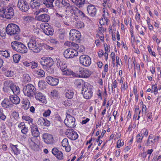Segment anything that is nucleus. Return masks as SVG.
Returning <instances> with one entry per match:
<instances>
[{
    "label": "nucleus",
    "instance_id": "1",
    "mask_svg": "<svg viewBox=\"0 0 161 161\" xmlns=\"http://www.w3.org/2000/svg\"><path fill=\"white\" fill-rule=\"evenodd\" d=\"M6 31L8 35L14 36L15 40H19L20 39L19 35L20 30L17 25L13 23L8 24L6 28Z\"/></svg>",
    "mask_w": 161,
    "mask_h": 161
},
{
    "label": "nucleus",
    "instance_id": "2",
    "mask_svg": "<svg viewBox=\"0 0 161 161\" xmlns=\"http://www.w3.org/2000/svg\"><path fill=\"white\" fill-rule=\"evenodd\" d=\"M27 45L29 49L35 53H39L42 49V44L37 42L34 38L30 40Z\"/></svg>",
    "mask_w": 161,
    "mask_h": 161
},
{
    "label": "nucleus",
    "instance_id": "3",
    "mask_svg": "<svg viewBox=\"0 0 161 161\" xmlns=\"http://www.w3.org/2000/svg\"><path fill=\"white\" fill-rule=\"evenodd\" d=\"M36 91V88L34 86L31 84L25 85L23 89L24 94L30 98L33 97Z\"/></svg>",
    "mask_w": 161,
    "mask_h": 161
},
{
    "label": "nucleus",
    "instance_id": "4",
    "mask_svg": "<svg viewBox=\"0 0 161 161\" xmlns=\"http://www.w3.org/2000/svg\"><path fill=\"white\" fill-rule=\"evenodd\" d=\"M92 86L89 84L84 85L82 88L81 91L83 97L86 99H90L92 96L93 92L92 91Z\"/></svg>",
    "mask_w": 161,
    "mask_h": 161
},
{
    "label": "nucleus",
    "instance_id": "5",
    "mask_svg": "<svg viewBox=\"0 0 161 161\" xmlns=\"http://www.w3.org/2000/svg\"><path fill=\"white\" fill-rule=\"evenodd\" d=\"M63 55L64 57L67 59L72 58L78 55L77 50L75 49L69 48L65 50L64 53Z\"/></svg>",
    "mask_w": 161,
    "mask_h": 161
},
{
    "label": "nucleus",
    "instance_id": "6",
    "mask_svg": "<svg viewBox=\"0 0 161 161\" xmlns=\"http://www.w3.org/2000/svg\"><path fill=\"white\" fill-rule=\"evenodd\" d=\"M70 40L79 42L81 36V33L75 29H71L69 32Z\"/></svg>",
    "mask_w": 161,
    "mask_h": 161
},
{
    "label": "nucleus",
    "instance_id": "7",
    "mask_svg": "<svg viewBox=\"0 0 161 161\" xmlns=\"http://www.w3.org/2000/svg\"><path fill=\"white\" fill-rule=\"evenodd\" d=\"M75 118L69 114H67L66 119L64 120L65 125L69 128H73L75 126Z\"/></svg>",
    "mask_w": 161,
    "mask_h": 161
},
{
    "label": "nucleus",
    "instance_id": "8",
    "mask_svg": "<svg viewBox=\"0 0 161 161\" xmlns=\"http://www.w3.org/2000/svg\"><path fill=\"white\" fill-rule=\"evenodd\" d=\"M74 75L76 77L87 78L90 76V74L88 70L80 68Z\"/></svg>",
    "mask_w": 161,
    "mask_h": 161
},
{
    "label": "nucleus",
    "instance_id": "9",
    "mask_svg": "<svg viewBox=\"0 0 161 161\" xmlns=\"http://www.w3.org/2000/svg\"><path fill=\"white\" fill-rule=\"evenodd\" d=\"M79 61L82 65L86 67L89 66L91 63V59L88 55H82L79 58Z\"/></svg>",
    "mask_w": 161,
    "mask_h": 161
},
{
    "label": "nucleus",
    "instance_id": "10",
    "mask_svg": "<svg viewBox=\"0 0 161 161\" xmlns=\"http://www.w3.org/2000/svg\"><path fill=\"white\" fill-rule=\"evenodd\" d=\"M17 5L22 11L26 12L30 8L27 3L25 0H19Z\"/></svg>",
    "mask_w": 161,
    "mask_h": 161
},
{
    "label": "nucleus",
    "instance_id": "11",
    "mask_svg": "<svg viewBox=\"0 0 161 161\" xmlns=\"http://www.w3.org/2000/svg\"><path fill=\"white\" fill-rule=\"evenodd\" d=\"M5 10L6 11V18L7 19H11L14 15V6H8L5 7Z\"/></svg>",
    "mask_w": 161,
    "mask_h": 161
},
{
    "label": "nucleus",
    "instance_id": "12",
    "mask_svg": "<svg viewBox=\"0 0 161 161\" xmlns=\"http://www.w3.org/2000/svg\"><path fill=\"white\" fill-rule=\"evenodd\" d=\"M42 137L44 142L47 144H52L54 143L53 136L50 134L44 133Z\"/></svg>",
    "mask_w": 161,
    "mask_h": 161
},
{
    "label": "nucleus",
    "instance_id": "13",
    "mask_svg": "<svg viewBox=\"0 0 161 161\" xmlns=\"http://www.w3.org/2000/svg\"><path fill=\"white\" fill-rule=\"evenodd\" d=\"M34 95L37 100L42 103H46L47 102L45 96L42 92H36Z\"/></svg>",
    "mask_w": 161,
    "mask_h": 161
},
{
    "label": "nucleus",
    "instance_id": "14",
    "mask_svg": "<svg viewBox=\"0 0 161 161\" xmlns=\"http://www.w3.org/2000/svg\"><path fill=\"white\" fill-rule=\"evenodd\" d=\"M46 80L47 83L52 86L57 85L59 82V80L58 78L50 76H47L46 78Z\"/></svg>",
    "mask_w": 161,
    "mask_h": 161
},
{
    "label": "nucleus",
    "instance_id": "15",
    "mask_svg": "<svg viewBox=\"0 0 161 161\" xmlns=\"http://www.w3.org/2000/svg\"><path fill=\"white\" fill-rule=\"evenodd\" d=\"M55 62L58 68H59L62 72L66 69L67 67L66 63L61 59L57 58Z\"/></svg>",
    "mask_w": 161,
    "mask_h": 161
},
{
    "label": "nucleus",
    "instance_id": "16",
    "mask_svg": "<svg viewBox=\"0 0 161 161\" xmlns=\"http://www.w3.org/2000/svg\"><path fill=\"white\" fill-rule=\"evenodd\" d=\"M1 104L3 108H5L11 109L14 107V104L11 103L8 99H4L2 102Z\"/></svg>",
    "mask_w": 161,
    "mask_h": 161
},
{
    "label": "nucleus",
    "instance_id": "17",
    "mask_svg": "<svg viewBox=\"0 0 161 161\" xmlns=\"http://www.w3.org/2000/svg\"><path fill=\"white\" fill-rule=\"evenodd\" d=\"M52 153L59 160H61L63 159L64 156L63 153L59 150L56 147L53 148L52 151Z\"/></svg>",
    "mask_w": 161,
    "mask_h": 161
},
{
    "label": "nucleus",
    "instance_id": "18",
    "mask_svg": "<svg viewBox=\"0 0 161 161\" xmlns=\"http://www.w3.org/2000/svg\"><path fill=\"white\" fill-rule=\"evenodd\" d=\"M87 11L90 15L92 17L94 16L97 13V10L95 6L89 5L87 7Z\"/></svg>",
    "mask_w": 161,
    "mask_h": 161
},
{
    "label": "nucleus",
    "instance_id": "19",
    "mask_svg": "<svg viewBox=\"0 0 161 161\" xmlns=\"http://www.w3.org/2000/svg\"><path fill=\"white\" fill-rule=\"evenodd\" d=\"M50 16L47 14H41L37 17V19L42 22H47L50 20Z\"/></svg>",
    "mask_w": 161,
    "mask_h": 161
},
{
    "label": "nucleus",
    "instance_id": "20",
    "mask_svg": "<svg viewBox=\"0 0 161 161\" xmlns=\"http://www.w3.org/2000/svg\"><path fill=\"white\" fill-rule=\"evenodd\" d=\"M67 137L72 140H75L78 138V135L77 133L74 130H69V131L66 132Z\"/></svg>",
    "mask_w": 161,
    "mask_h": 161
},
{
    "label": "nucleus",
    "instance_id": "21",
    "mask_svg": "<svg viewBox=\"0 0 161 161\" xmlns=\"http://www.w3.org/2000/svg\"><path fill=\"white\" fill-rule=\"evenodd\" d=\"M71 13H72V11L74 12L77 15L78 17V16H80L82 17H85L84 14L81 11L78 9L77 8L74 6L70 7ZM86 17H87L86 16Z\"/></svg>",
    "mask_w": 161,
    "mask_h": 161
},
{
    "label": "nucleus",
    "instance_id": "22",
    "mask_svg": "<svg viewBox=\"0 0 161 161\" xmlns=\"http://www.w3.org/2000/svg\"><path fill=\"white\" fill-rule=\"evenodd\" d=\"M17 95H11L9 97V99L13 104H18L20 103V99L19 97L17 96Z\"/></svg>",
    "mask_w": 161,
    "mask_h": 161
},
{
    "label": "nucleus",
    "instance_id": "23",
    "mask_svg": "<svg viewBox=\"0 0 161 161\" xmlns=\"http://www.w3.org/2000/svg\"><path fill=\"white\" fill-rule=\"evenodd\" d=\"M37 124L39 125L48 126L50 125V122L47 119L43 118H39Z\"/></svg>",
    "mask_w": 161,
    "mask_h": 161
},
{
    "label": "nucleus",
    "instance_id": "24",
    "mask_svg": "<svg viewBox=\"0 0 161 161\" xmlns=\"http://www.w3.org/2000/svg\"><path fill=\"white\" fill-rule=\"evenodd\" d=\"M13 82L10 80H7L5 81L3 84L4 86L3 90L4 92H7L9 90L11 86L13 83Z\"/></svg>",
    "mask_w": 161,
    "mask_h": 161
},
{
    "label": "nucleus",
    "instance_id": "25",
    "mask_svg": "<svg viewBox=\"0 0 161 161\" xmlns=\"http://www.w3.org/2000/svg\"><path fill=\"white\" fill-rule=\"evenodd\" d=\"M27 48L26 47L25 45L23 43L20 42L19 46L18 48L17 52L22 53H26L27 52Z\"/></svg>",
    "mask_w": 161,
    "mask_h": 161
},
{
    "label": "nucleus",
    "instance_id": "26",
    "mask_svg": "<svg viewBox=\"0 0 161 161\" xmlns=\"http://www.w3.org/2000/svg\"><path fill=\"white\" fill-rule=\"evenodd\" d=\"M43 31L47 35H52L53 34L54 30L53 29L47 26H45L43 29Z\"/></svg>",
    "mask_w": 161,
    "mask_h": 161
},
{
    "label": "nucleus",
    "instance_id": "27",
    "mask_svg": "<svg viewBox=\"0 0 161 161\" xmlns=\"http://www.w3.org/2000/svg\"><path fill=\"white\" fill-rule=\"evenodd\" d=\"M10 89L14 94H19L20 93V89L19 86H17L14 83L11 86Z\"/></svg>",
    "mask_w": 161,
    "mask_h": 161
},
{
    "label": "nucleus",
    "instance_id": "28",
    "mask_svg": "<svg viewBox=\"0 0 161 161\" xmlns=\"http://www.w3.org/2000/svg\"><path fill=\"white\" fill-rule=\"evenodd\" d=\"M30 5L32 9H38L40 6V3L34 0L31 1Z\"/></svg>",
    "mask_w": 161,
    "mask_h": 161
},
{
    "label": "nucleus",
    "instance_id": "29",
    "mask_svg": "<svg viewBox=\"0 0 161 161\" xmlns=\"http://www.w3.org/2000/svg\"><path fill=\"white\" fill-rule=\"evenodd\" d=\"M54 0H44L43 1V4L48 8H51L54 7L53 3Z\"/></svg>",
    "mask_w": 161,
    "mask_h": 161
},
{
    "label": "nucleus",
    "instance_id": "30",
    "mask_svg": "<svg viewBox=\"0 0 161 161\" xmlns=\"http://www.w3.org/2000/svg\"><path fill=\"white\" fill-rule=\"evenodd\" d=\"M58 2L60 4V5L61 6V7H67L68 10H70V7H72L73 6H70V4L69 3L67 2L65 0H58Z\"/></svg>",
    "mask_w": 161,
    "mask_h": 161
},
{
    "label": "nucleus",
    "instance_id": "31",
    "mask_svg": "<svg viewBox=\"0 0 161 161\" xmlns=\"http://www.w3.org/2000/svg\"><path fill=\"white\" fill-rule=\"evenodd\" d=\"M65 95L66 97L71 99L73 98L74 95V92L71 90H65Z\"/></svg>",
    "mask_w": 161,
    "mask_h": 161
},
{
    "label": "nucleus",
    "instance_id": "32",
    "mask_svg": "<svg viewBox=\"0 0 161 161\" xmlns=\"http://www.w3.org/2000/svg\"><path fill=\"white\" fill-rule=\"evenodd\" d=\"M72 2L79 7H82L85 3V0H72Z\"/></svg>",
    "mask_w": 161,
    "mask_h": 161
},
{
    "label": "nucleus",
    "instance_id": "33",
    "mask_svg": "<svg viewBox=\"0 0 161 161\" xmlns=\"http://www.w3.org/2000/svg\"><path fill=\"white\" fill-rule=\"evenodd\" d=\"M34 72L35 75L39 77H43L45 75L44 71L42 69L35 70Z\"/></svg>",
    "mask_w": 161,
    "mask_h": 161
},
{
    "label": "nucleus",
    "instance_id": "34",
    "mask_svg": "<svg viewBox=\"0 0 161 161\" xmlns=\"http://www.w3.org/2000/svg\"><path fill=\"white\" fill-rule=\"evenodd\" d=\"M20 44V42L17 41H13L11 43V47L13 50L17 52Z\"/></svg>",
    "mask_w": 161,
    "mask_h": 161
},
{
    "label": "nucleus",
    "instance_id": "35",
    "mask_svg": "<svg viewBox=\"0 0 161 161\" xmlns=\"http://www.w3.org/2000/svg\"><path fill=\"white\" fill-rule=\"evenodd\" d=\"M17 147V145H11V148L13 153L16 155L19 154L20 153V151Z\"/></svg>",
    "mask_w": 161,
    "mask_h": 161
},
{
    "label": "nucleus",
    "instance_id": "36",
    "mask_svg": "<svg viewBox=\"0 0 161 161\" xmlns=\"http://www.w3.org/2000/svg\"><path fill=\"white\" fill-rule=\"evenodd\" d=\"M44 63L46 66L48 65H53V59L50 57H47V58L44 59Z\"/></svg>",
    "mask_w": 161,
    "mask_h": 161
},
{
    "label": "nucleus",
    "instance_id": "37",
    "mask_svg": "<svg viewBox=\"0 0 161 161\" xmlns=\"http://www.w3.org/2000/svg\"><path fill=\"white\" fill-rule=\"evenodd\" d=\"M156 141V137L155 136L153 140L147 139L145 143V145L147 146H150L153 145V144H155Z\"/></svg>",
    "mask_w": 161,
    "mask_h": 161
},
{
    "label": "nucleus",
    "instance_id": "38",
    "mask_svg": "<svg viewBox=\"0 0 161 161\" xmlns=\"http://www.w3.org/2000/svg\"><path fill=\"white\" fill-rule=\"evenodd\" d=\"M71 15L70 16V19L71 22H74V21H76L78 20V17L77 15L74 12L72 11V13H71Z\"/></svg>",
    "mask_w": 161,
    "mask_h": 161
},
{
    "label": "nucleus",
    "instance_id": "39",
    "mask_svg": "<svg viewBox=\"0 0 161 161\" xmlns=\"http://www.w3.org/2000/svg\"><path fill=\"white\" fill-rule=\"evenodd\" d=\"M63 72L64 75H72L73 76L75 77V76L74 75V74H76V73L73 72V71H72L69 69H65V70H64Z\"/></svg>",
    "mask_w": 161,
    "mask_h": 161
},
{
    "label": "nucleus",
    "instance_id": "40",
    "mask_svg": "<svg viewBox=\"0 0 161 161\" xmlns=\"http://www.w3.org/2000/svg\"><path fill=\"white\" fill-rule=\"evenodd\" d=\"M45 69L49 73H53L54 72V69L53 65H48L45 66Z\"/></svg>",
    "mask_w": 161,
    "mask_h": 161
},
{
    "label": "nucleus",
    "instance_id": "41",
    "mask_svg": "<svg viewBox=\"0 0 161 161\" xmlns=\"http://www.w3.org/2000/svg\"><path fill=\"white\" fill-rule=\"evenodd\" d=\"M143 138V135L142 133H140L138 134L136 137V142L138 143H141L142 142V140Z\"/></svg>",
    "mask_w": 161,
    "mask_h": 161
},
{
    "label": "nucleus",
    "instance_id": "42",
    "mask_svg": "<svg viewBox=\"0 0 161 161\" xmlns=\"http://www.w3.org/2000/svg\"><path fill=\"white\" fill-rule=\"evenodd\" d=\"M13 57L14 62L15 63H18L20 59L21 56L16 54L14 55Z\"/></svg>",
    "mask_w": 161,
    "mask_h": 161
},
{
    "label": "nucleus",
    "instance_id": "43",
    "mask_svg": "<svg viewBox=\"0 0 161 161\" xmlns=\"http://www.w3.org/2000/svg\"><path fill=\"white\" fill-rule=\"evenodd\" d=\"M22 119L26 121H28V123L29 124H32L33 119L30 118V117L27 115H23L22 116Z\"/></svg>",
    "mask_w": 161,
    "mask_h": 161
},
{
    "label": "nucleus",
    "instance_id": "44",
    "mask_svg": "<svg viewBox=\"0 0 161 161\" xmlns=\"http://www.w3.org/2000/svg\"><path fill=\"white\" fill-rule=\"evenodd\" d=\"M5 7H3L0 10V16L3 18H6V11L5 10Z\"/></svg>",
    "mask_w": 161,
    "mask_h": 161
},
{
    "label": "nucleus",
    "instance_id": "45",
    "mask_svg": "<svg viewBox=\"0 0 161 161\" xmlns=\"http://www.w3.org/2000/svg\"><path fill=\"white\" fill-rule=\"evenodd\" d=\"M75 26L78 29H80L84 26V23L80 21H77L76 22Z\"/></svg>",
    "mask_w": 161,
    "mask_h": 161
},
{
    "label": "nucleus",
    "instance_id": "46",
    "mask_svg": "<svg viewBox=\"0 0 161 161\" xmlns=\"http://www.w3.org/2000/svg\"><path fill=\"white\" fill-rule=\"evenodd\" d=\"M110 1V0H104L103 3L102 4L103 5L104 7H108V8H110L111 6Z\"/></svg>",
    "mask_w": 161,
    "mask_h": 161
},
{
    "label": "nucleus",
    "instance_id": "47",
    "mask_svg": "<svg viewBox=\"0 0 161 161\" xmlns=\"http://www.w3.org/2000/svg\"><path fill=\"white\" fill-rule=\"evenodd\" d=\"M153 92L154 93L155 95H156L158 93V89L157 84L153 85L152 92Z\"/></svg>",
    "mask_w": 161,
    "mask_h": 161
},
{
    "label": "nucleus",
    "instance_id": "48",
    "mask_svg": "<svg viewBox=\"0 0 161 161\" xmlns=\"http://www.w3.org/2000/svg\"><path fill=\"white\" fill-rule=\"evenodd\" d=\"M3 112L2 108H0V118L1 119L4 120L6 118V116L4 114Z\"/></svg>",
    "mask_w": 161,
    "mask_h": 161
},
{
    "label": "nucleus",
    "instance_id": "49",
    "mask_svg": "<svg viewBox=\"0 0 161 161\" xmlns=\"http://www.w3.org/2000/svg\"><path fill=\"white\" fill-rule=\"evenodd\" d=\"M58 33L59 34V37L61 38L64 37V35L65 34V31L64 29H60L58 30Z\"/></svg>",
    "mask_w": 161,
    "mask_h": 161
},
{
    "label": "nucleus",
    "instance_id": "50",
    "mask_svg": "<svg viewBox=\"0 0 161 161\" xmlns=\"http://www.w3.org/2000/svg\"><path fill=\"white\" fill-rule=\"evenodd\" d=\"M62 145L64 147H66L69 145L68 140L67 138L64 139L62 142Z\"/></svg>",
    "mask_w": 161,
    "mask_h": 161
},
{
    "label": "nucleus",
    "instance_id": "51",
    "mask_svg": "<svg viewBox=\"0 0 161 161\" xmlns=\"http://www.w3.org/2000/svg\"><path fill=\"white\" fill-rule=\"evenodd\" d=\"M47 11L48 9L46 8H42L37 10L36 13L37 14L41 13L47 12Z\"/></svg>",
    "mask_w": 161,
    "mask_h": 161
},
{
    "label": "nucleus",
    "instance_id": "52",
    "mask_svg": "<svg viewBox=\"0 0 161 161\" xmlns=\"http://www.w3.org/2000/svg\"><path fill=\"white\" fill-rule=\"evenodd\" d=\"M31 64L30 67L32 69H35L38 66V63L35 61H32L31 62Z\"/></svg>",
    "mask_w": 161,
    "mask_h": 161
},
{
    "label": "nucleus",
    "instance_id": "53",
    "mask_svg": "<svg viewBox=\"0 0 161 161\" xmlns=\"http://www.w3.org/2000/svg\"><path fill=\"white\" fill-rule=\"evenodd\" d=\"M0 54L3 56L7 58L9 56V54L8 51H0Z\"/></svg>",
    "mask_w": 161,
    "mask_h": 161
},
{
    "label": "nucleus",
    "instance_id": "54",
    "mask_svg": "<svg viewBox=\"0 0 161 161\" xmlns=\"http://www.w3.org/2000/svg\"><path fill=\"white\" fill-rule=\"evenodd\" d=\"M14 75V73L13 71L8 70L5 72V75L8 77H11Z\"/></svg>",
    "mask_w": 161,
    "mask_h": 161
},
{
    "label": "nucleus",
    "instance_id": "55",
    "mask_svg": "<svg viewBox=\"0 0 161 161\" xmlns=\"http://www.w3.org/2000/svg\"><path fill=\"white\" fill-rule=\"evenodd\" d=\"M103 16L104 17V19H101L99 20V23L101 25H103L104 24V23L103 21V20L105 21L106 23L108 21H109L108 19L104 16V14H103Z\"/></svg>",
    "mask_w": 161,
    "mask_h": 161
},
{
    "label": "nucleus",
    "instance_id": "56",
    "mask_svg": "<svg viewBox=\"0 0 161 161\" xmlns=\"http://www.w3.org/2000/svg\"><path fill=\"white\" fill-rule=\"evenodd\" d=\"M32 135L34 137H37L40 135L39 131L38 130L31 132Z\"/></svg>",
    "mask_w": 161,
    "mask_h": 161
},
{
    "label": "nucleus",
    "instance_id": "57",
    "mask_svg": "<svg viewBox=\"0 0 161 161\" xmlns=\"http://www.w3.org/2000/svg\"><path fill=\"white\" fill-rule=\"evenodd\" d=\"M1 131L3 135H4L6 134L7 132L5 130V127L4 125H2L1 126Z\"/></svg>",
    "mask_w": 161,
    "mask_h": 161
},
{
    "label": "nucleus",
    "instance_id": "58",
    "mask_svg": "<svg viewBox=\"0 0 161 161\" xmlns=\"http://www.w3.org/2000/svg\"><path fill=\"white\" fill-rule=\"evenodd\" d=\"M31 132L38 130V129L36 125L35 124H32L31 125Z\"/></svg>",
    "mask_w": 161,
    "mask_h": 161
},
{
    "label": "nucleus",
    "instance_id": "59",
    "mask_svg": "<svg viewBox=\"0 0 161 161\" xmlns=\"http://www.w3.org/2000/svg\"><path fill=\"white\" fill-rule=\"evenodd\" d=\"M51 113V110L49 109H48L45 111L43 114V115L44 116L47 117L49 116Z\"/></svg>",
    "mask_w": 161,
    "mask_h": 161
},
{
    "label": "nucleus",
    "instance_id": "60",
    "mask_svg": "<svg viewBox=\"0 0 161 161\" xmlns=\"http://www.w3.org/2000/svg\"><path fill=\"white\" fill-rule=\"evenodd\" d=\"M30 146L31 148L34 150L36 148L37 145L35 142L32 141V142L30 143Z\"/></svg>",
    "mask_w": 161,
    "mask_h": 161
},
{
    "label": "nucleus",
    "instance_id": "61",
    "mask_svg": "<svg viewBox=\"0 0 161 161\" xmlns=\"http://www.w3.org/2000/svg\"><path fill=\"white\" fill-rule=\"evenodd\" d=\"M58 95V91L55 90H53L51 92V95L53 97H56Z\"/></svg>",
    "mask_w": 161,
    "mask_h": 161
},
{
    "label": "nucleus",
    "instance_id": "62",
    "mask_svg": "<svg viewBox=\"0 0 161 161\" xmlns=\"http://www.w3.org/2000/svg\"><path fill=\"white\" fill-rule=\"evenodd\" d=\"M148 51L150 53V54H151L153 56L155 57L156 55L155 54V53L154 52L152 51V50L151 49V47L150 46H149L147 47Z\"/></svg>",
    "mask_w": 161,
    "mask_h": 161
},
{
    "label": "nucleus",
    "instance_id": "63",
    "mask_svg": "<svg viewBox=\"0 0 161 161\" xmlns=\"http://www.w3.org/2000/svg\"><path fill=\"white\" fill-rule=\"evenodd\" d=\"M28 131V127H26V126H24V128L23 129L21 130V132L24 134H26Z\"/></svg>",
    "mask_w": 161,
    "mask_h": 161
},
{
    "label": "nucleus",
    "instance_id": "64",
    "mask_svg": "<svg viewBox=\"0 0 161 161\" xmlns=\"http://www.w3.org/2000/svg\"><path fill=\"white\" fill-rule=\"evenodd\" d=\"M24 126H26L24 122H21L18 125V127L20 129H23L24 128Z\"/></svg>",
    "mask_w": 161,
    "mask_h": 161
}]
</instances>
